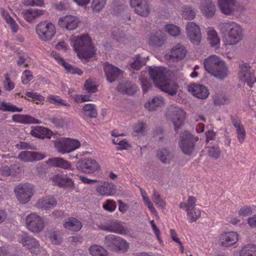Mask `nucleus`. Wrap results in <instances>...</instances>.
<instances>
[{"mask_svg":"<svg viewBox=\"0 0 256 256\" xmlns=\"http://www.w3.org/2000/svg\"><path fill=\"white\" fill-rule=\"evenodd\" d=\"M218 28L225 38L226 44H237L243 38V30L240 24L234 22H221L218 24Z\"/></svg>","mask_w":256,"mask_h":256,"instance_id":"obj_1","label":"nucleus"},{"mask_svg":"<svg viewBox=\"0 0 256 256\" xmlns=\"http://www.w3.org/2000/svg\"><path fill=\"white\" fill-rule=\"evenodd\" d=\"M205 70L216 78L222 80L228 76V70L225 62L218 56L212 55L204 61Z\"/></svg>","mask_w":256,"mask_h":256,"instance_id":"obj_2","label":"nucleus"},{"mask_svg":"<svg viewBox=\"0 0 256 256\" xmlns=\"http://www.w3.org/2000/svg\"><path fill=\"white\" fill-rule=\"evenodd\" d=\"M74 48L78 56L82 60L88 59L95 54L91 38L88 34L76 38L74 40Z\"/></svg>","mask_w":256,"mask_h":256,"instance_id":"obj_3","label":"nucleus"},{"mask_svg":"<svg viewBox=\"0 0 256 256\" xmlns=\"http://www.w3.org/2000/svg\"><path fill=\"white\" fill-rule=\"evenodd\" d=\"M104 244L108 250L115 252H125L128 248V243L122 238L114 234L104 237Z\"/></svg>","mask_w":256,"mask_h":256,"instance_id":"obj_4","label":"nucleus"},{"mask_svg":"<svg viewBox=\"0 0 256 256\" xmlns=\"http://www.w3.org/2000/svg\"><path fill=\"white\" fill-rule=\"evenodd\" d=\"M166 116L172 122L175 131L178 132V130L184 126L186 112L182 108L171 105L167 110Z\"/></svg>","mask_w":256,"mask_h":256,"instance_id":"obj_5","label":"nucleus"},{"mask_svg":"<svg viewBox=\"0 0 256 256\" xmlns=\"http://www.w3.org/2000/svg\"><path fill=\"white\" fill-rule=\"evenodd\" d=\"M198 140L188 132H185L180 136V147L182 152L191 156L195 148V142Z\"/></svg>","mask_w":256,"mask_h":256,"instance_id":"obj_6","label":"nucleus"},{"mask_svg":"<svg viewBox=\"0 0 256 256\" xmlns=\"http://www.w3.org/2000/svg\"><path fill=\"white\" fill-rule=\"evenodd\" d=\"M36 34L43 41L50 40L56 34L54 26L48 21L41 22L36 26Z\"/></svg>","mask_w":256,"mask_h":256,"instance_id":"obj_7","label":"nucleus"},{"mask_svg":"<svg viewBox=\"0 0 256 256\" xmlns=\"http://www.w3.org/2000/svg\"><path fill=\"white\" fill-rule=\"evenodd\" d=\"M18 200L22 204L28 202L34 194V188L30 184H20L14 188Z\"/></svg>","mask_w":256,"mask_h":256,"instance_id":"obj_8","label":"nucleus"},{"mask_svg":"<svg viewBox=\"0 0 256 256\" xmlns=\"http://www.w3.org/2000/svg\"><path fill=\"white\" fill-rule=\"evenodd\" d=\"M26 224L28 230L36 233L40 232L44 227L43 218L34 213L30 214L26 216Z\"/></svg>","mask_w":256,"mask_h":256,"instance_id":"obj_9","label":"nucleus"},{"mask_svg":"<svg viewBox=\"0 0 256 256\" xmlns=\"http://www.w3.org/2000/svg\"><path fill=\"white\" fill-rule=\"evenodd\" d=\"M148 73L154 83L158 86L168 77V71L164 67L150 66Z\"/></svg>","mask_w":256,"mask_h":256,"instance_id":"obj_10","label":"nucleus"},{"mask_svg":"<svg viewBox=\"0 0 256 256\" xmlns=\"http://www.w3.org/2000/svg\"><path fill=\"white\" fill-rule=\"evenodd\" d=\"M78 170L85 174H93L99 170L100 166L92 158L84 159L76 162Z\"/></svg>","mask_w":256,"mask_h":256,"instance_id":"obj_11","label":"nucleus"},{"mask_svg":"<svg viewBox=\"0 0 256 256\" xmlns=\"http://www.w3.org/2000/svg\"><path fill=\"white\" fill-rule=\"evenodd\" d=\"M80 146V142L76 140L66 138L55 142V146L62 154L70 152Z\"/></svg>","mask_w":256,"mask_h":256,"instance_id":"obj_12","label":"nucleus"},{"mask_svg":"<svg viewBox=\"0 0 256 256\" xmlns=\"http://www.w3.org/2000/svg\"><path fill=\"white\" fill-rule=\"evenodd\" d=\"M130 4L134 12L142 16L147 17L150 14V7L148 0H130Z\"/></svg>","mask_w":256,"mask_h":256,"instance_id":"obj_13","label":"nucleus"},{"mask_svg":"<svg viewBox=\"0 0 256 256\" xmlns=\"http://www.w3.org/2000/svg\"><path fill=\"white\" fill-rule=\"evenodd\" d=\"M186 34L190 40L196 44H199L202 39L200 26L194 22H189L186 25Z\"/></svg>","mask_w":256,"mask_h":256,"instance_id":"obj_14","label":"nucleus"},{"mask_svg":"<svg viewBox=\"0 0 256 256\" xmlns=\"http://www.w3.org/2000/svg\"><path fill=\"white\" fill-rule=\"evenodd\" d=\"M240 70L239 72L240 80L246 82L250 87H252L253 84L256 82V78L251 70V67L248 64L244 63L240 66Z\"/></svg>","mask_w":256,"mask_h":256,"instance_id":"obj_15","label":"nucleus"},{"mask_svg":"<svg viewBox=\"0 0 256 256\" xmlns=\"http://www.w3.org/2000/svg\"><path fill=\"white\" fill-rule=\"evenodd\" d=\"M221 12L226 15H236L235 0H217Z\"/></svg>","mask_w":256,"mask_h":256,"instance_id":"obj_16","label":"nucleus"},{"mask_svg":"<svg viewBox=\"0 0 256 256\" xmlns=\"http://www.w3.org/2000/svg\"><path fill=\"white\" fill-rule=\"evenodd\" d=\"M79 22L78 18L70 15L60 18L58 24L62 28H66L68 30H74L78 27Z\"/></svg>","mask_w":256,"mask_h":256,"instance_id":"obj_17","label":"nucleus"},{"mask_svg":"<svg viewBox=\"0 0 256 256\" xmlns=\"http://www.w3.org/2000/svg\"><path fill=\"white\" fill-rule=\"evenodd\" d=\"M20 242L24 246H26L30 252L34 254H38L40 252V244L36 240L28 236H24L20 240Z\"/></svg>","mask_w":256,"mask_h":256,"instance_id":"obj_18","label":"nucleus"},{"mask_svg":"<svg viewBox=\"0 0 256 256\" xmlns=\"http://www.w3.org/2000/svg\"><path fill=\"white\" fill-rule=\"evenodd\" d=\"M238 238V235L236 232H229L220 235L219 242L222 246L229 247L235 244Z\"/></svg>","mask_w":256,"mask_h":256,"instance_id":"obj_19","label":"nucleus"},{"mask_svg":"<svg viewBox=\"0 0 256 256\" xmlns=\"http://www.w3.org/2000/svg\"><path fill=\"white\" fill-rule=\"evenodd\" d=\"M200 10L205 17L208 18H211L215 14L216 8L212 0H202Z\"/></svg>","mask_w":256,"mask_h":256,"instance_id":"obj_20","label":"nucleus"},{"mask_svg":"<svg viewBox=\"0 0 256 256\" xmlns=\"http://www.w3.org/2000/svg\"><path fill=\"white\" fill-rule=\"evenodd\" d=\"M104 71L106 79L110 82L115 81L122 74V71L120 69L108 63L105 64Z\"/></svg>","mask_w":256,"mask_h":256,"instance_id":"obj_21","label":"nucleus"},{"mask_svg":"<svg viewBox=\"0 0 256 256\" xmlns=\"http://www.w3.org/2000/svg\"><path fill=\"white\" fill-rule=\"evenodd\" d=\"M45 156L36 152L23 151L21 152L18 156V158L25 162L40 160L44 158Z\"/></svg>","mask_w":256,"mask_h":256,"instance_id":"obj_22","label":"nucleus"},{"mask_svg":"<svg viewBox=\"0 0 256 256\" xmlns=\"http://www.w3.org/2000/svg\"><path fill=\"white\" fill-rule=\"evenodd\" d=\"M188 90L194 96L200 99L206 98L209 94L207 88L202 84H191L188 88Z\"/></svg>","mask_w":256,"mask_h":256,"instance_id":"obj_23","label":"nucleus"},{"mask_svg":"<svg viewBox=\"0 0 256 256\" xmlns=\"http://www.w3.org/2000/svg\"><path fill=\"white\" fill-rule=\"evenodd\" d=\"M232 122L236 129V137L240 144H242L246 139V132L240 121L234 116H232Z\"/></svg>","mask_w":256,"mask_h":256,"instance_id":"obj_24","label":"nucleus"},{"mask_svg":"<svg viewBox=\"0 0 256 256\" xmlns=\"http://www.w3.org/2000/svg\"><path fill=\"white\" fill-rule=\"evenodd\" d=\"M101 184L96 186V190L101 196H112L116 192V188L112 183L100 182Z\"/></svg>","mask_w":256,"mask_h":256,"instance_id":"obj_25","label":"nucleus"},{"mask_svg":"<svg viewBox=\"0 0 256 256\" xmlns=\"http://www.w3.org/2000/svg\"><path fill=\"white\" fill-rule=\"evenodd\" d=\"M98 228L102 230L120 234H124L126 232L121 224L116 221L112 222L105 225H100Z\"/></svg>","mask_w":256,"mask_h":256,"instance_id":"obj_26","label":"nucleus"},{"mask_svg":"<svg viewBox=\"0 0 256 256\" xmlns=\"http://www.w3.org/2000/svg\"><path fill=\"white\" fill-rule=\"evenodd\" d=\"M166 39V36L162 32H156L151 34L148 44L152 46L160 47L164 44Z\"/></svg>","mask_w":256,"mask_h":256,"instance_id":"obj_27","label":"nucleus"},{"mask_svg":"<svg viewBox=\"0 0 256 256\" xmlns=\"http://www.w3.org/2000/svg\"><path fill=\"white\" fill-rule=\"evenodd\" d=\"M158 87L168 94L174 96L177 92L178 85L176 82H170V78L168 77Z\"/></svg>","mask_w":256,"mask_h":256,"instance_id":"obj_28","label":"nucleus"},{"mask_svg":"<svg viewBox=\"0 0 256 256\" xmlns=\"http://www.w3.org/2000/svg\"><path fill=\"white\" fill-rule=\"evenodd\" d=\"M44 12V10L30 8L22 10L20 14L28 22H32L34 19L43 15Z\"/></svg>","mask_w":256,"mask_h":256,"instance_id":"obj_29","label":"nucleus"},{"mask_svg":"<svg viewBox=\"0 0 256 256\" xmlns=\"http://www.w3.org/2000/svg\"><path fill=\"white\" fill-rule=\"evenodd\" d=\"M186 52V50L185 47L178 44L172 49L170 56L174 60H180L184 58Z\"/></svg>","mask_w":256,"mask_h":256,"instance_id":"obj_30","label":"nucleus"},{"mask_svg":"<svg viewBox=\"0 0 256 256\" xmlns=\"http://www.w3.org/2000/svg\"><path fill=\"white\" fill-rule=\"evenodd\" d=\"M52 180L60 187H67L72 188L74 186V182L69 178L62 176H54Z\"/></svg>","mask_w":256,"mask_h":256,"instance_id":"obj_31","label":"nucleus"},{"mask_svg":"<svg viewBox=\"0 0 256 256\" xmlns=\"http://www.w3.org/2000/svg\"><path fill=\"white\" fill-rule=\"evenodd\" d=\"M46 164L50 166L58 167L64 169H68L70 164L66 160L60 158H49Z\"/></svg>","mask_w":256,"mask_h":256,"instance_id":"obj_32","label":"nucleus"},{"mask_svg":"<svg viewBox=\"0 0 256 256\" xmlns=\"http://www.w3.org/2000/svg\"><path fill=\"white\" fill-rule=\"evenodd\" d=\"M164 99L161 96H156L149 100L144 104V106L150 111L155 110L156 109L164 105Z\"/></svg>","mask_w":256,"mask_h":256,"instance_id":"obj_33","label":"nucleus"},{"mask_svg":"<svg viewBox=\"0 0 256 256\" xmlns=\"http://www.w3.org/2000/svg\"><path fill=\"white\" fill-rule=\"evenodd\" d=\"M52 132L50 130L42 126H36L30 132V134L36 138H50Z\"/></svg>","mask_w":256,"mask_h":256,"instance_id":"obj_34","label":"nucleus"},{"mask_svg":"<svg viewBox=\"0 0 256 256\" xmlns=\"http://www.w3.org/2000/svg\"><path fill=\"white\" fill-rule=\"evenodd\" d=\"M36 204L38 208L46 210L56 206V201L53 198L46 196L40 200Z\"/></svg>","mask_w":256,"mask_h":256,"instance_id":"obj_35","label":"nucleus"},{"mask_svg":"<svg viewBox=\"0 0 256 256\" xmlns=\"http://www.w3.org/2000/svg\"><path fill=\"white\" fill-rule=\"evenodd\" d=\"M12 120L16 122L28 124H40L38 120L28 115L14 114L12 116Z\"/></svg>","mask_w":256,"mask_h":256,"instance_id":"obj_36","label":"nucleus"},{"mask_svg":"<svg viewBox=\"0 0 256 256\" xmlns=\"http://www.w3.org/2000/svg\"><path fill=\"white\" fill-rule=\"evenodd\" d=\"M64 227L72 231L78 232L80 230L82 227V224L76 218H70L64 224Z\"/></svg>","mask_w":256,"mask_h":256,"instance_id":"obj_37","label":"nucleus"},{"mask_svg":"<svg viewBox=\"0 0 256 256\" xmlns=\"http://www.w3.org/2000/svg\"><path fill=\"white\" fill-rule=\"evenodd\" d=\"M82 110L84 116L93 118H96L98 116V112L94 104H85Z\"/></svg>","mask_w":256,"mask_h":256,"instance_id":"obj_38","label":"nucleus"},{"mask_svg":"<svg viewBox=\"0 0 256 256\" xmlns=\"http://www.w3.org/2000/svg\"><path fill=\"white\" fill-rule=\"evenodd\" d=\"M157 155L160 160L164 164H169L173 158L170 152L166 148H162L158 150Z\"/></svg>","mask_w":256,"mask_h":256,"instance_id":"obj_39","label":"nucleus"},{"mask_svg":"<svg viewBox=\"0 0 256 256\" xmlns=\"http://www.w3.org/2000/svg\"><path fill=\"white\" fill-rule=\"evenodd\" d=\"M90 253L92 256H108V252L104 248L99 245H93L90 247L89 249Z\"/></svg>","mask_w":256,"mask_h":256,"instance_id":"obj_40","label":"nucleus"},{"mask_svg":"<svg viewBox=\"0 0 256 256\" xmlns=\"http://www.w3.org/2000/svg\"><path fill=\"white\" fill-rule=\"evenodd\" d=\"M146 62V58L138 54L133 58L132 62H130V66L132 69L138 70L142 66H144Z\"/></svg>","mask_w":256,"mask_h":256,"instance_id":"obj_41","label":"nucleus"},{"mask_svg":"<svg viewBox=\"0 0 256 256\" xmlns=\"http://www.w3.org/2000/svg\"><path fill=\"white\" fill-rule=\"evenodd\" d=\"M240 256H256V246L247 244L241 250Z\"/></svg>","mask_w":256,"mask_h":256,"instance_id":"obj_42","label":"nucleus"},{"mask_svg":"<svg viewBox=\"0 0 256 256\" xmlns=\"http://www.w3.org/2000/svg\"><path fill=\"white\" fill-rule=\"evenodd\" d=\"M60 63L64 68L67 72L72 74H78L81 76L82 74V71L78 68L72 66L62 59H60Z\"/></svg>","mask_w":256,"mask_h":256,"instance_id":"obj_43","label":"nucleus"},{"mask_svg":"<svg viewBox=\"0 0 256 256\" xmlns=\"http://www.w3.org/2000/svg\"><path fill=\"white\" fill-rule=\"evenodd\" d=\"M208 38L210 44L212 47L218 48L220 44V39L214 30H209L208 32Z\"/></svg>","mask_w":256,"mask_h":256,"instance_id":"obj_44","label":"nucleus"},{"mask_svg":"<svg viewBox=\"0 0 256 256\" xmlns=\"http://www.w3.org/2000/svg\"><path fill=\"white\" fill-rule=\"evenodd\" d=\"M207 152L210 158L216 160L220 158L222 152L219 146L217 145H215L208 146Z\"/></svg>","mask_w":256,"mask_h":256,"instance_id":"obj_45","label":"nucleus"},{"mask_svg":"<svg viewBox=\"0 0 256 256\" xmlns=\"http://www.w3.org/2000/svg\"><path fill=\"white\" fill-rule=\"evenodd\" d=\"M0 110L4 112H20L22 111V108H18L16 106L9 102L6 103L4 102H2L0 105Z\"/></svg>","mask_w":256,"mask_h":256,"instance_id":"obj_46","label":"nucleus"},{"mask_svg":"<svg viewBox=\"0 0 256 256\" xmlns=\"http://www.w3.org/2000/svg\"><path fill=\"white\" fill-rule=\"evenodd\" d=\"M182 17L185 19L193 20L196 16V11L190 6H184L182 7Z\"/></svg>","mask_w":256,"mask_h":256,"instance_id":"obj_47","label":"nucleus"},{"mask_svg":"<svg viewBox=\"0 0 256 256\" xmlns=\"http://www.w3.org/2000/svg\"><path fill=\"white\" fill-rule=\"evenodd\" d=\"M116 88L118 92L122 93L123 94H132L136 92V90L130 86V84L128 83L120 84L117 86Z\"/></svg>","mask_w":256,"mask_h":256,"instance_id":"obj_48","label":"nucleus"},{"mask_svg":"<svg viewBox=\"0 0 256 256\" xmlns=\"http://www.w3.org/2000/svg\"><path fill=\"white\" fill-rule=\"evenodd\" d=\"M230 102V99L223 94H217L214 98V102L215 105H224Z\"/></svg>","mask_w":256,"mask_h":256,"instance_id":"obj_49","label":"nucleus"},{"mask_svg":"<svg viewBox=\"0 0 256 256\" xmlns=\"http://www.w3.org/2000/svg\"><path fill=\"white\" fill-rule=\"evenodd\" d=\"M152 200L158 206L160 207L162 209L164 208L166 204V202L156 190H154L153 191Z\"/></svg>","mask_w":256,"mask_h":256,"instance_id":"obj_50","label":"nucleus"},{"mask_svg":"<svg viewBox=\"0 0 256 256\" xmlns=\"http://www.w3.org/2000/svg\"><path fill=\"white\" fill-rule=\"evenodd\" d=\"M106 0H93L92 8L94 11L100 12L106 4Z\"/></svg>","mask_w":256,"mask_h":256,"instance_id":"obj_51","label":"nucleus"},{"mask_svg":"<svg viewBox=\"0 0 256 256\" xmlns=\"http://www.w3.org/2000/svg\"><path fill=\"white\" fill-rule=\"evenodd\" d=\"M33 78L32 72L29 70H25L22 76V81L24 84H28Z\"/></svg>","mask_w":256,"mask_h":256,"instance_id":"obj_52","label":"nucleus"},{"mask_svg":"<svg viewBox=\"0 0 256 256\" xmlns=\"http://www.w3.org/2000/svg\"><path fill=\"white\" fill-rule=\"evenodd\" d=\"M196 198L192 196H190L188 198L187 206L188 208H186V210L188 212V214H189L190 216L192 215V212H190L191 210H193L196 208Z\"/></svg>","mask_w":256,"mask_h":256,"instance_id":"obj_53","label":"nucleus"},{"mask_svg":"<svg viewBox=\"0 0 256 256\" xmlns=\"http://www.w3.org/2000/svg\"><path fill=\"white\" fill-rule=\"evenodd\" d=\"M167 32L172 36H176L180 33V29L178 27L174 24H168L166 27Z\"/></svg>","mask_w":256,"mask_h":256,"instance_id":"obj_54","label":"nucleus"},{"mask_svg":"<svg viewBox=\"0 0 256 256\" xmlns=\"http://www.w3.org/2000/svg\"><path fill=\"white\" fill-rule=\"evenodd\" d=\"M84 86L88 94L96 92L98 90L97 86L92 84V81L90 80H86Z\"/></svg>","mask_w":256,"mask_h":256,"instance_id":"obj_55","label":"nucleus"},{"mask_svg":"<svg viewBox=\"0 0 256 256\" xmlns=\"http://www.w3.org/2000/svg\"><path fill=\"white\" fill-rule=\"evenodd\" d=\"M238 214L240 216H246L252 214V210L250 206H244L238 210Z\"/></svg>","mask_w":256,"mask_h":256,"instance_id":"obj_56","label":"nucleus"},{"mask_svg":"<svg viewBox=\"0 0 256 256\" xmlns=\"http://www.w3.org/2000/svg\"><path fill=\"white\" fill-rule=\"evenodd\" d=\"M140 82L143 90L144 92H147L151 86L148 80L146 78H144L142 74V76L140 77Z\"/></svg>","mask_w":256,"mask_h":256,"instance_id":"obj_57","label":"nucleus"},{"mask_svg":"<svg viewBox=\"0 0 256 256\" xmlns=\"http://www.w3.org/2000/svg\"><path fill=\"white\" fill-rule=\"evenodd\" d=\"M112 142L115 144H118L119 146L117 148L118 150H127L130 146L126 140H120L119 142H116V139L112 140Z\"/></svg>","mask_w":256,"mask_h":256,"instance_id":"obj_58","label":"nucleus"},{"mask_svg":"<svg viewBox=\"0 0 256 256\" xmlns=\"http://www.w3.org/2000/svg\"><path fill=\"white\" fill-rule=\"evenodd\" d=\"M103 208L104 210L112 212L114 211L116 208V204L113 200H108L106 204H104Z\"/></svg>","mask_w":256,"mask_h":256,"instance_id":"obj_59","label":"nucleus"},{"mask_svg":"<svg viewBox=\"0 0 256 256\" xmlns=\"http://www.w3.org/2000/svg\"><path fill=\"white\" fill-rule=\"evenodd\" d=\"M5 76L6 80L4 82V87L6 90H11L14 88V84L10 80L8 74H6Z\"/></svg>","mask_w":256,"mask_h":256,"instance_id":"obj_60","label":"nucleus"},{"mask_svg":"<svg viewBox=\"0 0 256 256\" xmlns=\"http://www.w3.org/2000/svg\"><path fill=\"white\" fill-rule=\"evenodd\" d=\"M50 238L52 242L54 244H58L61 242L60 232H52L50 234Z\"/></svg>","mask_w":256,"mask_h":256,"instance_id":"obj_61","label":"nucleus"},{"mask_svg":"<svg viewBox=\"0 0 256 256\" xmlns=\"http://www.w3.org/2000/svg\"><path fill=\"white\" fill-rule=\"evenodd\" d=\"M26 95L29 98H32L33 99L38 102H42L44 100V97L40 94H38L36 92H27Z\"/></svg>","mask_w":256,"mask_h":256,"instance_id":"obj_62","label":"nucleus"},{"mask_svg":"<svg viewBox=\"0 0 256 256\" xmlns=\"http://www.w3.org/2000/svg\"><path fill=\"white\" fill-rule=\"evenodd\" d=\"M49 100L51 103H58L60 105H63L66 106H70L69 104H66L64 102V100L62 99L59 98L58 96H50L49 98Z\"/></svg>","mask_w":256,"mask_h":256,"instance_id":"obj_63","label":"nucleus"},{"mask_svg":"<svg viewBox=\"0 0 256 256\" xmlns=\"http://www.w3.org/2000/svg\"><path fill=\"white\" fill-rule=\"evenodd\" d=\"M190 212H192V216H190L189 214H188L191 221L192 222H195L200 216V211L199 210L194 208L193 210H191Z\"/></svg>","mask_w":256,"mask_h":256,"instance_id":"obj_64","label":"nucleus"}]
</instances>
